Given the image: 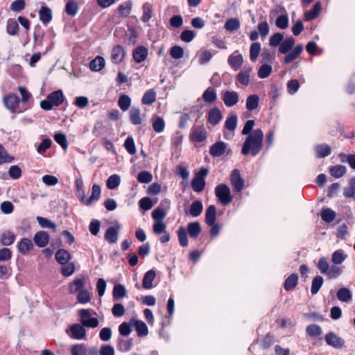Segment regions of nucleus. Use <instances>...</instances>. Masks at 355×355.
<instances>
[{"label":"nucleus","mask_w":355,"mask_h":355,"mask_svg":"<svg viewBox=\"0 0 355 355\" xmlns=\"http://www.w3.org/2000/svg\"><path fill=\"white\" fill-rule=\"evenodd\" d=\"M202 98L205 103L212 104L217 99L216 92L213 87H209L204 92Z\"/></svg>","instance_id":"4be33fe9"},{"label":"nucleus","mask_w":355,"mask_h":355,"mask_svg":"<svg viewBox=\"0 0 355 355\" xmlns=\"http://www.w3.org/2000/svg\"><path fill=\"white\" fill-rule=\"evenodd\" d=\"M37 220L39 223L40 225L43 228H51L53 230H55L57 225L55 223L50 220L46 218H43L41 216L37 217Z\"/></svg>","instance_id":"680f3d73"},{"label":"nucleus","mask_w":355,"mask_h":355,"mask_svg":"<svg viewBox=\"0 0 355 355\" xmlns=\"http://www.w3.org/2000/svg\"><path fill=\"white\" fill-rule=\"evenodd\" d=\"M329 173L331 176L340 178L345 174L346 167L343 165H336L329 168Z\"/></svg>","instance_id":"ea45409f"},{"label":"nucleus","mask_w":355,"mask_h":355,"mask_svg":"<svg viewBox=\"0 0 355 355\" xmlns=\"http://www.w3.org/2000/svg\"><path fill=\"white\" fill-rule=\"evenodd\" d=\"M306 333L310 337H318L322 334V328L316 324L308 325L306 328Z\"/></svg>","instance_id":"e433bc0d"},{"label":"nucleus","mask_w":355,"mask_h":355,"mask_svg":"<svg viewBox=\"0 0 355 355\" xmlns=\"http://www.w3.org/2000/svg\"><path fill=\"white\" fill-rule=\"evenodd\" d=\"M284 39L283 34L280 33H277L273 34L269 40V44L272 47H276L277 46H280L282 40Z\"/></svg>","instance_id":"0e129e2a"},{"label":"nucleus","mask_w":355,"mask_h":355,"mask_svg":"<svg viewBox=\"0 0 355 355\" xmlns=\"http://www.w3.org/2000/svg\"><path fill=\"white\" fill-rule=\"evenodd\" d=\"M323 284V278L321 276H316L313 278L311 284V291L313 295H315L319 291Z\"/></svg>","instance_id":"4d7b16f0"},{"label":"nucleus","mask_w":355,"mask_h":355,"mask_svg":"<svg viewBox=\"0 0 355 355\" xmlns=\"http://www.w3.org/2000/svg\"><path fill=\"white\" fill-rule=\"evenodd\" d=\"M105 66V61L101 56H96L90 62V69L94 71H99Z\"/></svg>","instance_id":"f704fd0d"},{"label":"nucleus","mask_w":355,"mask_h":355,"mask_svg":"<svg viewBox=\"0 0 355 355\" xmlns=\"http://www.w3.org/2000/svg\"><path fill=\"white\" fill-rule=\"evenodd\" d=\"M71 355H87V347L82 344L74 345L71 351Z\"/></svg>","instance_id":"774afa93"},{"label":"nucleus","mask_w":355,"mask_h":355,"mask_svg":"<svg viewBox=\"0 0 355 355\" xmlns=\"http://www.w3.org/2000/svg\"><path fill=\"white\" fill-rule=\"evenodd\" d=\"M121 228V225L119 223L110 227L105 234V239L110 244L116 243Z\"/></svg>","instance_id":"39448f33"},{"label":"nucleus","mask_w":355,"mask_h":355,"mask_svg":"<svg viewBox=\"0 0 355 355\" xmlns=\"http://www.w3.org/2000/svg\"><path fill=\"white\" fill-rule=\"evenodd\" d=\"M322 8V4L320 1H318L313 6L312 10H309L304 13V20L311 21L317 17L319 15Z\"/></svg>","instance_id":"bb28decb"},{"label":"nucleus","mask_w":355,"mask_h":355,"mask_svg":"<svg viewBox=\"0 0 355 355\" xmlns=\"http://www.w3.org/2000/svg\"><path fill=\"white\" fill-rule=\"evenodd\" d=\"M229 64L234 69H239L243 63V55L238 51H235L228 58Z\"/></svg>","instance_id":"2eb2a0df"},{"label":"nucleus","mask_w":355,"mask_h":355,"mask_svg":"<svg viewBox=\"0 0 355 355\" xmlns=\"http://www.w3.org/2000/svg\"><path fill=\"white\" fill-rule=\"evenodd\" d=\"M50 240V235L45 231H39L35 233L33 241L35 245L40 248L46 246Z\"/></svg>","instance_id":"9b49d317"},{"label":"nucleus","mask_w":355,"mask_h":355,"mask_svg":"<svg viewBox=\"0 0 355 355\" xmlns=\"http://www.w3.org/2000/svg\"><path fill=\"white\" fill-rule=\"evenodd\" d=\"M15 236L10 231L3 232L1 236V241L3 245H10L15 241Z\"/></svg>","instance_id":"49530a36"},{"label":"nucleus","mask_w":355,"mask_h":355,"mask_svg":"<svg viewBox=\"0 0 355 355\" xmlns=\"http://www.w3.org/2000/svg\"><path fill=\"white\" fill-rule=\"evenodd\" d=\"M261 51V44L259 42L252 44L250 49V56L252 61H254L259 57Z\"/></svg>","instance_id":"052dcab7"},{"label":"nucleus","mask_w":355,"mask_h":355,"mask_svg":"<svg viewBox=\"0 0 355 355\" xmlns=\"http://www.w3.org/2000/svg\"><path fill=\"white\" fill-rule=\"evenodd\" d=\"M222 99L227 107H231L239 102V96L236 92L228 90L223 93Z\"/></svg>","instance_id":"6e6552de"},{"label":"nucleus","mask_w":355,"mask_h":355,"mask_svg":"<svg viewBox=\"0 0 355 355\" xmlns=\"http://www.w3.org/2000/svg\"><path fill=\"white\" fill-rule=\"evenodd\" d=\"M212 53L210 51L206 49H200L196 54V58L200 64H205L212 58Z\"/></svg>","instance_id":"2f4dec72"},{"label":"nucleus","mask_w":355,"mask_h":355,"mask_svg":"<svg viewBox=\"0 0 355 355\" xmlns=\"http://www.w3.org/2000/svg\"><path fill=\"white\" fill-rule=\"evenodd\" d=\"M191 139L197 142H201L206 138V132L202 128H194L192 129Z\"/></svg>","instance_id":"473e14b6"},{"label":"nucleus","mask_w":355,"mask_h":355,"mask_svg":"<svg viewBox=\"0 0 355 355\" xmlns=\"http://www.w3.org/2000/svg\"><path fill=\"white\" fill-rule=\"evenodd\" d=\"M148 55V49L143 46L137 47L133 51V58L137 63L144 61Z\"/></svg>","instance_id":"a211bd4d"},{"label":"nucleus","mask_w":355,"mask_h":355,"mask_svg":"<svg viewBox=\"0 0 355 355\" xmlns=\"http://www.w3.org/2000/svg\"><path fill=\"white\" fill-rule=\"evenodd\" d=\"M208 174L207 168H201L195 175L191 181V187L194 191L200 193L203 191L205 186V178Z\"/></svg>","instance_id":"7ed1b4c3"},{"label":"nucleus","mask_w":355,"mask_h":355,"mask_svg":"<svg viewBox=\"0 0 355 355\" xmlns=\"http://www.w3.org/2000/svg\"><path fill=\"white\" fill-rule=\"evenodd\" d=\"M259 97L257 94H251L246 99V109L253 111L259 106Z\"/></svg>","instance_id":"72a5a7b5"},{"label":"nucleus","mask_w":355,"mask_h":355,"mask_svg":"<svg viewBox=\"0 0 355 355\" xmlns=\"http://www.w3.org/2000/svg\"><path fill=\"white\" fill-rule=\"evenodd\" d=\"M330 266L331 265L324 257H321L317 263V268L320 272L324 275H327L328 270H329Z\"/></svg>","instance_id":"e2e57ef3"},{"label":"nucleus","mask_w":355,"mask_h":355,"mask_svg":"<svg viewBox=\"0 0 355 355\" xmlns=\"http://www.w3.org/2000/svg\"><path fill=\"white\" fill-rule=\"evenodd\" d=\"M317 157L322 158L329 156L331 153V148L327 144H320L315 147Z\"/></svg>","instance_id":"c9c22d12"},{"label":"nucleus","mask_w":355,"mask_h":355,"mask_svg":"<svg viewBox=\"0 0 355 355\" xmlns=\"http://www.w3.org/2000/svg\"><path fill=\"white\" fill-rule=\"evenodd\" d=\"M295 40L292 37L283 39L280 46H279V51L282 54H286L291 51L295 45Z\"/></svg>","instance_id":"aec40b11"},{"label":"nucleus","mask_w":355,"mask_h":355,"mask_svg":"<svg viewBox=\"0 0 355 355\" xmlns=\"http://www.w3.org/2000/svg\"><path fill=\"white\" fill-rule=\"evenodd\" d=\"M231 184L234 190L240 192L244 187V181L241 177L240 172L237 169H234L230 175Z\"/></svg>","instance_id":"423d86ee"},{"label":"nucleus","mask_w":355,"mask_h":355,"mask_svg":"<svg viewBox=\"0 0 355 355\" xmlns=\"http://www.w3.org/2000/svg\"><path fill=\"white\" fill-rule=\"evenodd\" d=\"M222 119L221 112L217 107L211 109L208 114L209 122L215 125L218 124Z\"/></svg>","instance_id":"7c9ffc66"},{"label":"nucleus","mask_w":355,"mask_h":355,"mask_svg":"<svg viewBox=\"0 0 355 355\" xmlns=\"http://www.w3.org/2000/svg\"><path fill=\"white\" fill-rule=\"evenodd\" d=\"M304 49L302 44L297 45L291 52L287 53V55L284 58V62L286 64H289L293 60H296L299 55L301 54Z\"/></svg>","instance_id":"f3484780"},{"label":"nucleus","mask_w":355,"mask_h":355,"mask_svg":"<svg viewBox=\"0 0 355 355\" xmlns=\"http://www.w3.org/2000/svg\"><path fill=\"white\" fill-rule=\"evenodd\" d=\"M272 67L269 64H263L258 70V76L260 78H266L268 77L272 72Z\"/></svg>","instance_id":"69168bd1"},{"label":"nucleus","mask_w":355,"mask_h":355,"mask_svg":"<svg viewBox=\"0 0 355 355\" xmlns=\"http://www.w3.org/2000/svg\"><path fill=\"white\" fill-rule=\"evenodd\" d=\"M343 272L341 268L334 264L330 266L329 270H328L326 275L330 279H336L340 277L343 274Z\"/></svg>","instance_id":"6e6d98bb"},{"label":"nucleus","mask_w":355,"mask_h":355,"mask_svg":"<svg viewBox=\"0 0 355 355\" xmlns=\"http://www.w3.org/2000/svg\"><path fill=\"white\" fill-rule=\"evenodd\" d=\"M240 27V22L236 18H231L228 19L225 24V28L227 31L234 32L237 31Z\"/></svg>","instance_id":"13d9d810"},{"label":"nucleus","mask_w":355,"mask_h":355,"mask_svg":"<svg viewBox=\"0 0 355 355\" xmlns=\"http://www.w3.org/2000/svg\"><path fill=\"white\" fill-rule=\"evenodd\" d=\"M84 286V281L83 279H75L69 286L70 293H75L79 291Z\"/></svg>","instance_id":"5fc2aeb1"},{"label":"nucleus","mask_w":355,"mask_h":355,"mask_svg":"<svg viewBox=\"0 0 355 355\" xmlns=\"http://www.w3.org/2000/svg\"><path fill=\"white\" fill-rule=\"evenodd\" d=\"M40 20L44 24L49 23L52 19V11L47 6H42L39 10Z\"/></svg>","instance_id":"6ab92c4d"},{"label":"nucleus","mask_w":355,"mask_h":355,"mask_svg":"<svg viewBox=\"0 0 355 355\" xmlns=\"http://www.w3.org/2000/svg\"><path fill=\"white\" fill-rule=\"evenodd\" d=\"M126 295H127V291H126L125 287L123 285H122L121 284H118L114 286L113 291H112V295H113L114 300L119 301V300L123 299V297H125L126 296Z\"/></svg>","instance_id":"5701e85b"},{"label":"nucleus","mask_w":355,"mask_h":355,"mask_svg":"<svg viewBox=\"0 0 355 355\" xmlns=\"http://www.w3.org/2000/svg\"><path fill=\"white\" fill-rule=\"evenodd\" d=\"M216 209L214 205H209L206 210L205 221L208 225L216 223Z\"/></svg>","instance_id":"c756f323"},{"label":"nucleus","mask_w":355,"mask_h":355,"mask_svg":"<svg viewBox=\"0 0 355 355\" xmlns=\"http://www.w3.org/2000/svg\"><path fill=\"white\" fill-rule=\"evenodd\" d=\"M132 3L130 1H127L121 3L119 8V13L123 17H127L130 15L132 10Z\"/></svg>","instance_id":"c03bdc74"},{"label":"nucleus","mask_w":355,"mask_h":355,"mask_svg":"<svg viewBox=\"0 0 355 355\" xmlns=\"http://www.w3.org/2000/svg\"><path fill=\"white\" fill-rule=\"evenodd\" d=\"M347 258V254L343 250L339 249L336 250L331 254V262L334 265L342 264Z\"/></svg>","instance_id":"393cba45"},{"label":"nucleus","mask_w":355,"mask_h":355,"mask_svg":"<svg viewBox=\"0 0 355 355\" xmlns=\"http://www.w3.org/2000/svg\"><path fill=\"white\" fill-rule=\"evenodd\" d=\"M14 160V157L10 155L2 144H0V165L4 163H10Z\"/></svg>","instance_id":"8fccbe9b"},{"label":"nucleus","mask_w":355,"mask_h":355,"mask_svg":"<svg viewBox=\"0 0 355 355\" xmlns=\"http://www.w3.org/2000/svg\"><path fill=\"white\" fill-rule=\"evenodd\" d=\"M54 106H59L64 101V95L62 90L55 91L47 96Z\"/></svg>","instance_id":"cd10ccee"},{"label":"nucleus","mask_w":355,"mask_h":355,"mask_svg":"<svg viewBox=\"0 0 355 355\" xmlns=\"http://www.w3.org/2000/svg\"><path fill=\"white\" fill-rule=\"evenodd\" d=\"M252 71L251 67H244L236 76V80L242 85L247 86L250 83V76Z\"/></svg>","instance_id":"f8f14e48"},{"label":"nucleus","mask_w":355,"mask_h":355,"mask_svg":"<svg viewBox=\"0 0 355 355\" xmlns=\"http://www.w3.org/2000/svg\"><path fill=\"white\" fill-rule=\"evenodd\" d=\"M227 149V144L223 141H218L214 144L209 148V153L213 157L223 155Z\"/></svg>","instance_id":"4468645a"},{"label":"nucleus","mask_w":355,"mask_h":355,"mask_svg":"<svg viewBox=\"0 0 355 355\" xmlns=\"http://www.w3.org/2000/svg\"><path fill=\"white\" fill-rule=\"evenodd\" d=\"M121 182V178L119 175L114 174L110 176L107 180L106 185L110 189H116Z\"/></svg>","instance_id":"864d4df0"},{"label":"nucleus","mask_w":355,"mask_h":355,"mask_svg":"<svg viewBox=\"0 0 355 355\" xmlns=\"http://www.w3.org/2000/svg\"><path fill=\"white\" fill-rule=\"evenodd\" d=\"M156 100V93L153 90L150 89L147 91L142 97V103L144 105H150L153 103Z\"/></svg>","instance_id":"603ef678"},{"label":"nucleus","mask_w":355,"mask_h":355,"mask_svg":"<svg viewBox=\"0 0 355 355\" xmlns=\"http://www.w3.org/2000/svg\"><path fill=\"white\" fill-rule=\"evenodd\" d=\"M19 98L15 94H8L3 98L4 106L12 112H15L16 108L19 104Z\"/></svg>","instance_id":"0eeeda50"},{"label":"nucleus","mask_w":355,"mask_h":355,"mask_svg":"<svg viewBox=\"0 0 355 355\" xmlns=\"http://www.w3.org/2000/svg\"><path fill=\"white\" fill-rule=\"evenodd\" d=\"M298 277L297 274H291L289 275L285 281L284 283V289L286 291L292 290L297 284Z\"/></svg>","instance_id":"a19ab883"},{"label":"nucleus","mask_w":355,"mask_h":355,"mask_svg":"<svg viewBox=\"0 0 355 355\" xmlns=\"http://www.w3.org/2000/svg\"><path fill=\"white\" fill-rule=\"evenodd\" d=\"M325 341L328 345L335 349H342L345 346V340L333 332L325 336Z\"/></svg>","instance_id":"20e7f679"},{"label":"nucleus","mask_w":355,"mask_h":355,"mask_svg":"<svg viewBox=\"0 0 355 355\" xmlns=\"http://www.w3.org/2000/svg\"><path fill=\"white\" fill-rule=\"evenodd\" d=\"M187 232L192 238H196L201 232V227L198 222L190 223L187 225Z\"/></svg>","instance_id":"4c0bfd02"},{"label":"nucleus","mask_w":355,"mask_h":355,"mask_svg":"<svg viewBox=\"0 0 355 355\" xmlns=\"http://www.w3.org/2000/svg\"><path fill=\"white\" fill-rule=\"evenodd\" d=\"M215 194L219 202L223 205L230 204L232 200L230 189L225 184H220L216 186Z\"/></svg>","instance_id":"f03ea898"},{"label":"nucleus","mask_w":355,"mask_h":355,"mask_svg":"<svg viewBox=\"0 0 355 355\" xmlns=\"http://www.w3.org/2000/svg\"><path fill=\"white\" fill-rule=\"evenodd\" d=\"M238 117L236 114L229 116L225 123V127L230 131H234L237 127Z\"/></svg>","instance_id":"09e8293b"},{"label":"nucleus","mask_w":355,"mask_h":355,"mask_svg":"<svg viewBox=\"0 0 355 355\" xmlns=\"http://www.w3.org/2000/svg\"><path fill=\"white\" fill-rule=\"evenodd\" d=\"M130 119L132 124L139 125L141 123L140 110L136 107H132L130 111Z\"/></svg>","instance_id":"37998d69"},{"label":"nucleus","mask_w":355,"mask_h":355,"mask_svg":"<svg viewBox=\"0 0 355 355\" xmlns=\"http://www.w3.org/2000/svg\"><path fill=\"white\" fill-rule=\"evenodd\" d=\"M130 323L135 327V331L139 336H146L148 335V327L144 322L132 318Z\"/></svg>","instance_id":"ddd939ff"},{"label":"nucleus","mask_w":355,"mask_h":355,"mask_svg":"<svg viewBox=\"0 0 355 355\" xmlns=\"http://www.w3.org/2000/svg\"><path fill=\"white\" fill-rule=\"evenodd\" d=\"M337 298L343 302H349L352 300V293L347 288H341L338 290L336 293Z\"/></svg>","instance_id":"412c9836"},{"label":"nucleus","mask_w":355,"mask_h":355,"mask_svg":"<svg viewBox=\"0 0 355 355\" xmlns=\"http://www.w3.org/2000/svg\"><path fill=\"white\" fill-rule=\"evenodd\" d=\"M203 207L200 201L196 200L193 202L190 206L189 212L193 217L200 216L202 211Z\"/></svg>","instance_id":"58836bf2"},{"label":"nucleus","mask_w":355,"mask_h":355,"mask_svg":"<svg viewBox=\"0 0 355 355\" xmlns=\"http://www.w3.org/2000/svg\"><path fill=\"white\" fill-rule=\"evenodd\" d=\"M55 260L61 265L67 263L71 259V254L64 249H59L55 255Z\"/></svg>","instance_id":"b1692460"},{"label":"nucleus","mask_w":355,"mask_h":355,"mask_svg":"<svg viewBox=\"0 0 355 355\" xmlns=\"http://www.w3.org/2000/svg\"><path fill=\"white\" fill-rule=\"evenodd\" d=\"M67 332L71 338L77 340L83 338L86 334V330L80 324H72Z\"/></svg>","instance_id":"1a4fd4ad"},{"label":"nucleus","mask_w":355,"mask_h":355,"mask_svg":"<svg viewBox=\"0 0 355 355\" xmlns=\"http://www.w3.org/2000/svg\"><path fill=\"white\" fill-rule=\"evenodd\" d=\"M75 270V266L72 262H67L62 265L61 272L64 277L71 276Z\"/></svg>","instance_id":"bf43d9fd"},{"label":"nucleus","mask_w":355,"mask_h":355,"mask_svg":"<svg viewBox=\"0 0 355 355\" xmlns=\"http://www.w3.org/2000/svg\"><path fill=\"white\" fill-rule=\"evenodd\" d=\"M156 276L153 270H150L146 272L142 280V286L146 289H150L153 287V282Z\"/></svg>","instance_id":"c85d7f7f"},{"label":"nucleus","mask_w":355,"mask_h":355,"mask_svg":"<svg viewBox=\"0 0 355 355\" xmlns=\"http://www.w3.org/2000/svg\"><path fill=\"white\" fill-rule=\"evenodd\" d=\"M33 248V244L31 240L27 238L22 239L17 245L19 252L23 255L28 254Z\"/></svg>","instance_id":"dca6fc26"},{"label":"nucleus","mask_w":355,"mask_h":355,"mask_svg":"<svg viewBox=\"0 0 355 355\" xmlns=\"http://www.w3.org/2000/svg\"><path fill=\"white\" fill-rule=\"evenodd\" d=\"M153 180V175L148 171H141L137 175V181L140 183L148 184Z\"/></svg>","instance_id":"338daca9"},{"label":"nucleus","mask_w":355,"mask_h":355,"mask_svg":"<svg viewBox=\"0 0 355 355\" xmlns=\"http://www.w3.org/2000/svg\"><path fill=\"white\" fill-rule=\"evenodd\" d=\"M131 99L130 98L125 94L121 95L119 101L118 105L121 110L126 111L130 106Z\"/></svg>","instance_id":"3c124183"},{"label":"nucleus","mask_w":355,"mask_h":355,"mask_svg":"<svg viewBox=\"0 0 355 355\" xmlns=\"http://www.w3.org/2000/svg\"><path fill=\"white\" fill-rule=\"evenodd\" d=\"M76 194L79 199L81 200L83 203L86 205H89V198H87L85 196V193L83 191L84 183L81 179H77L76 181Z\"/></svg>","instance_id":"a878e982"},{"label":"nucleus","mask_w":355,"mask_h":355,"mask_svg":"<svg viewBox=\"0 0 355 355\" xmlns=\"http://www.w3.org/2000/svg\"><path fill=\"white\" fill-rule=\"evenodd\" d=\"M254 125V120H248L243 128L242 134L248 135L241 149L243 155L250 154L254 157L261 152L263 146V132L259 128L253 130Z\"/></svg>","instance_id":"f257e3e1"},{"label":"nucleus","mask_w":355,"mask_h":355,"mask_svg":"<svg viewBox=\"0 0 355 355\" xmlns=\"http://www.w3.org/2000/svg\"><path fill=\"white\" fill-rule=\"evenodd\" d=\"M321 218L326 223H331L336 218V212L330 208L324 209L321 212Z\"/></svg>","instance_id":"a18cd8bd"},{"label":"nucleus","mask_w":355,"mask_h":355,"mask_svg":"<svg viewBox=\"0 0 355 355\" xmlns=\"http://www.w3.org/2000/svg\"><path fill=\"white\" fill-rule=\"evenodd\" d=\"M153 6L150 3H146L143 6V15L141 20L144 22H148L152 17Z\"/></svg>","instance_id":"79ce46f5"},{"label":"nucleus","mask_w":355,"mask_h":355,"mask_svg":"<svg viewBox=\"0 0 355 355\" xmlns=\"http://www.w3.org/2000/svg\"><path fill=\"white\" fill-rule=\"evenodd\" d=\"M153 127L157 133H160L164 131L165 123L162 118L155 116L153 119Z\"/></svg>","instance_id":"de8ad7c7"},{"label":"nucleus","mask_w":355,"mask_h":355,"mask_svg":"<svg viewBox=\"0 0 355 355\" xmlns=\"http://www.w3.org/2000/svg\"><path fill=\"white\" fill-rule=\"evenodd\" d=\"M125 56L124 49L121 45H116L113 47L111 51V60L114 64L121 63Z\"/></svg>","instance_id":"9d476101"}]
</instances>
